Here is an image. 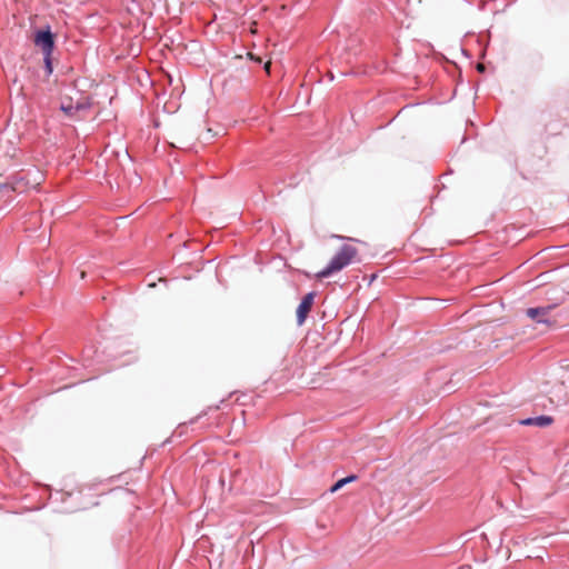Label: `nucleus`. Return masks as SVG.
Segmentation results:
<instances>
[{
  "mask_svg": "<svg viewBox=\"0 0 569 569\" xmlns=\"http://www.w3.org/2000/svg\"><path fill=\"white\" fill-rule=\"evenodd\" d=\"M552 308V306L529 308L527 309L526 313L530 319H532L537 323L550 325L551 321L549 320L548 315L550 313Z\"/></svg>",
  "mask_w": 569,
  "mask_h": 569,
  "instance_id": "obj_5",
  "label": "nucleus"
},
{
  "mask_svg": "<svg viewBox=\"0 0 569 569\" xmlns=\"http://www.w3.org/2000/svg\"><path fill=\"white\" fill-rule=\"evenodd\" d=\"M315 297H316V292L310 291L307 295H305L303 298L301 299V301L297 308V311H296L297 323L299 326H302L305 323V321L308 317V313L310 312V310L312 308Z\"/></svg>",
  "mask_w": 569,
  "mask_h": 569,
  "instance_id": "obj_4",
  "label": "nucleus"
},
{
  "mask_svg": "<svg viewBox=\"0 0 569 569\" xmlns=\"http://www.w3.org/2000/svg\"><path fill=\"white\" fill-rule=\"evenodd\" d=\"M34 46L38 47L43 53H53L56 46V36L51 31L49 24L43 28H39L34 31L33 37Z\"/></svg>",
  "mask_w": 569,
  "mask_h": 569,
  "instance_id": "obj_3",
  "label": "nucleus"
},
{
  "mask_svg": "<svg viewBox=\"0 0 569 569\" xmlns=\"http://www.w3.org/2000/svg\"><path fill=\"white\" fill-rule=\"evenodd\" d=\"M28 176L30 173H16L10 176L4 183H0L1 190H10L18 193H22L30 188H36L40 184L42 174L40 171L36 170L33 172V178L29 179Z\"/></svg>",
  "mask_w": 569,
  "mask_h": 569,
  "instance_id": "obj_2",
  "label": "nucleus"
},
{
  "mask_svg": "<svg viewBox=\"0 0 569 569\" xmlns=\"http://www.w3.org/2000/svg\"><path fill=\"white\" fill-rule=\"evenodd\" d=\"M357 479H358V476H356V475H349V476H347V477H345V478H341V479H339L338 481H336V482L331 486V488L329 489V491H330L331 493H335V492H337L338 490H340L342 487H345L346 485H348V483H350V482H353V481H356Z\"/></svg>",
  "mask_w": 569,
  "mask_h": 569,
  "instance_id": "obj_7",
  "label": "nucleus"
},
{
  "mask_svg": "<svg viewBox=\"0 0 569 569\" xmlns=\"http://www.w3.org/2000/svg\"><path fill=\"white\" fill-rule=\"evenodd\" d=\"M478 70H479L480 72H483L485 67H483V66H481V64H479V66H478Z\"/></svg>",
  "mask_w": 569,
  "mask_h": 569,
  "instance_id": "obj_11",
  "label": "nucleus"
},
{
  "mask_svg": "<svg viewBox=\"0 0 569 569\" xmlns=\"http://www.w3.org/2000/svg\"><path fill=\"white\" fill-rule=\"evenodd\" d=\"M357 256L358 250L356 247L347 243L342 244L329 263L317 273V277L320 279L330 277L332 273L349 266Z\"/></svg>",
  "mask_w": 569,
  "mask_h": 569,
  "instance_id": "obj_1",
  "label": "nucleus"
},
{
  "mask_svg": "<svg viewBox=\"0 0 569 569\" xmlns=\"http://www.w3.org/2000/svg\"><path fill=\"white\" fill-rule=\"evenodd\" d=\"M553 419L547 415H540L537 417H528L519 420L520 426H536L540 428L548 427L552 423Z\"/></svg>",
  "mask_w": 569,
  "mask_h": 569,
  "instance_id": "obj_6",
  "label": "nucleus"
},
{
  "mask_svg": "<svg viewBox=\"0 0 569 569\" xmlns=\"http://www.w3.org/2000/svg\"><path fill=\"white\" fill-rule=\"evenodd\" d=\"M61 109H62L67 114H71V112H72V107H68V108H67V107L62 106V107H61Z\"/></svg>",
  "mask_w": 569,
  "mask_h": 569,
  "instance_id": "obj_9",
  "label": "nucleus"
},
{
  "mask_svg": "<svg viewBox=\"0 0 569 569\" xmlns=\"http://www.w3.org/2000/svg\"><path fill=\"white\" fill-rule=\"evenodd\" d=\"M43 68L46 74L49 77L53 72L52 53H43Z\"/></svg>",
  "mask_w": 569,
  "mask_h": 569,
  "instance_id": "obj_8",
  "label": "nucleus"
},
{
  "mask_svg": "<svg viewBox=\"0 0 569 569\" xmlns=\"http://www.w3.org/2000/svg\"><path fill=\"white\" fill-rule=\"evenodd\" d=\"M337 239H340V240H345V239H349V240H352L351 238H347V237H343V236H335Z\"/></svg>",
  "mask_w": 569,
  "mask_h": 569,
  "instance_id": "obj_10",
  "label": "nucleus"
}]
</instances>
